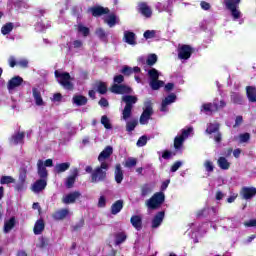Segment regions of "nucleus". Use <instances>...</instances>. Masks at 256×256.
Segmentation results:
<instances>
[{
    "mask_svg": "<svg viewBox=\"0 0 256 256\" xmlns=\"http://www.w3.org/2000/svg\"><path fill=\"white\" fill-rule=\"evenodd\" d=\"M122 102L125 103V107L122 110V119L127 121V119H131V115H133V105H135L139 98L135 95H124L122 96Z\"/></svg>",
    "mask_w": 256,
    "mask_h": 256,
    "instance_id": "obj_1",
    "label": "nucleus"
},
{
    "mask_svg": "<svg viewBox=\"0 0 256 256\" xmlns=\"http://www.w3.org/2000/svg\"><path fill=\"white\" fill-rule=\"evenodd\" d=\"M107 171H109V164L102 162L100 166L96 167L91 174V183H99L107 179Z\"/></svg>",
    "mask_w": 256,
    "mask_h": 256,
    "instance_id": "obj_2",
    "label": "nucleus"
},
{
    "mask_svg": "<svg viewBox=\"0 0 256 256\" xmlns=\"http://www.w3.org/2000/svg\"><path fill=\"white\" fill-rule=\"evenodd\" d=\"M205 133L210 135V139H213L218 145L223 141V133H221V124L219 123H209Z\"/></svg>",
    "mask_w": 256,
    "mask_h": 256,
    "instance_id": "obj_3",
    "label": "nucleus"
},
{
    "mask_svg": "<svg viewBox=\"0 0 256 256\" xmlns=\"http://www.w3.org/2000/svg\"><path fill=\"white\" fill-rule=\"evenodd\" d=\"M165 203V193L163 192H156L153 196L147 200L146 206L151 211H155L159 209Z\"/></svg>",
    "mask_w": 256,
    "mask_h": 256,
    "instance_id": "obj_4",
    "label": "nucleus"
},
{
    "mask_svg": "<svg viewBox=\"0 0 256 256\" xmlns=\"http://www.w3.org/2000/svg\"><path fill=\"white\" fill-rule=\"evenodd\" d=\"M225 107H227V102L217 98L214 99L212 103L210 102L202 105V109L205 113H217V111H221V109H225Z\"/></svg>",
    "mask_w": 256,
    "mask_h": 256,
    "instance_id": "obj_5",
    "label": "nucleus"
},
{
    "mask_svg": "<svg viewBox=\"0 0 256 256\" xmlns=\"http://www.w3.org/2000/svg\"><path fill=\"white\" fill-rule=\"evenodd\" d=\"M223 5L228 11H230L233 19H241V10H239L241 0H224Z\"/></svg>",
    "mask_w": 256,
    "mask_h": 256,
    "instance_id": "obj_6",
    "label": "nucleus"
},
{
    "mask_svg": "<svg viewBox=\"0 0 256 256\" xmlns=\"http://www.w3.org/2000/svg\"><path fill=\"white\" fill-rule=\"evenodd\" d=\"M54 75L56 79L59 80V84L64 87V89H68L69 91H73V83L71 81V74L69 72H59L55 70Z\"/></svg>",
    "mask_w": 256,
    "mask_h": 256,
    "instance_id": "obj_7",
    "label": "nucleus"
},
{
    "mask_svg": "<svg viewBox=\"0 0 256 256\" xmlns=\"http://www.w3.org/2000/svg\"><path fill=\"white\" fill-rule=\"evenodd\" d=\"M192 131H193L192 127L188 129H183L181 135L176 136L174 138V149H176V151H179V149L183 147V143H185V139H187V137L191 135Z\"/></svg>",
    "mask_w": 256,
    "mask_h": 256,
    "instance_id": "obj_8",
    "label": "nucleus"
},
{
    "mask_svg": "<svg viewBox=\"0 0 256 256\" xmlns=\"http://www.w3.org/2000/svg\"><path fill=\"white\" fill-rule=\"evenodd\" d=\"M110 91L115 95H131L133 93V89L125 84H113Z\"/></svg>",
    "mask_w": 256,
    "mask_h": 256,
    "instance_id": "obj_9",
    "label": "nucleus"
},
{
    "mask_svg": "<svg viewBox=\"0 0 256 256\" xmlns=\"http://www.w3.org/2000/svg\"><path fill=\"white\" fill-rule=\"evenodd\" d=\"M195 52V49L191 47V45L183 44L178 49V57L179 59H183L184 61H187V59H191V55Z\"/></svg>",
    "mask_w": 256,
    "mask_h": 256,
    "instance_id": "obj_10",
    "label": "nucleus"
},
{
    "mask_svg": "<svg viewBox=\"0 0 256 256\" xmlns=\"http://www.w3.org/2000/svg\"><path fill=\"white\" fill-rule=\"evenodd\" d=\"M256 195V188L255 187H242L240 191V197L245 199V201H249V199H253Z\"/></svg>",
    "mask_w": 256,
    "mask_h": 256,
    "instance_id": "obj_11",
    "label": "nucleus"
},
{
    "mask_svg": "<svg viewBox=\"0 0 256 256\" xmlns=\"http://www.w3.org/2000/svg\"><path fill=\"white\" fill-rule=\"evenodd\" d=\"M79 197H81V192L79 191L68 193L62 197V203H64V205H71L75 203Z\"/></svg>",
    "mask_w": 256,
    "mask_h": 256,
    "instance_id": "obj_12",
    "label": "nucleus"
},
{
    "mask_svg": "<svg viewBox=\"0 0 256 256\" xmlns=\"http://www.w3.org/2000/svg\"><path fill=\"white\" fill-rule=\"evenodd\" d=\"M151 115H153V107L148 105L140 116V125H147V123H149V119H151Z\"/></svg>",
    "mask_w": 256,
    "mask_h": 256,
    "instance_id": "obj_13",
    "label": "nucleus"
},
{
    "mask_svg": "<svg viewBox=\"0 0 256 256\" xmlns=\"http://www.w3.org/2000/svg\"><path fill=\"white\" fill-rule=\"evenodd\" d=\"M23 81V77L21 76L12 77L7 83L8 91H13L14 89H17V87H21V85H23Z\"/></svg>",
    "mask_w": 256,
    "mask_h": 256,
    "instance_id": "obj_14",
    "label": "nucleus"
},
{
    "mask_svg": "<svg viewBox=\"0 0 256 256\" xmlns=\"http://www.w3.org/2000/svg\"><path fill=\"white\" fill-rule=\"evenodd\" d=\"M90 13H92V17H101V15H109V8H105L103 6H93L88 9Z\"/></svg>",
    "mask_w": 256,
    "mask_h": 256,
    "instance_id": "obj_15",
    "label": "nucleus"
},
{
    "mask_svg": "<svg viewBox=\"0 0 256 256\" xmlns=\"http://www.w3.org/2000/svg\"><path fill=\"white\" fill-rule=\"evenodd\" d=\"M47 187V178H40L36 180L32 186L34 193H41Z\"/></svg>",
    "mask_w": 256,
    "mask_h": 256,
    "instance_id": "obj_16",
    "label": "nucleus"
},
{
    "mask_svg": "<svg viewBox=\"0 0 256 256\" xmlns=\"http://www.w3.org/2000/svg\"><path fill=\"white\" fill-rule=\"evenodd\" d=\"M175 101H177V95L173 93L168 95L165 97V99L162 100L160 111L165 113V111H168L167 106L171 105V103H175Z\"/></svg>",
    "mask_w": 256,
    "mask_h": 256,
    "instance_id": "obj_17",
    "label": "nucleus"
},
{
    "mask_svg": "<svg viewBox=\"0 0 256 256\" xmlns=\"http://www.w3.org/2000/svg\"><path fill=\"white\" fill-rule=\"evenodd\" d=\"M37 173L40 179H47V177H49V172L47 171V167L45 166L43 160L37 161Z\"/></svg>",
    "mask_w": 256,
    "mask_h": 256,
    "instance_id": "obj_18",
    "label": "nucleus"
},
{
    "mask_svg": "<svg viewBox=\"0 0 256 256\" xmlns=\"http://www.w3.org/2000/svg\"><path fill=\"white\" fill-rule=\"evenodd\" d=\"M163 219H165V211H160L156 213V215L152 219V229H157L161 227V223H163Z\"/></svg>",
    "mask_w": 256,
    "mask_h": 256,
    "instance_id": "obj_19",
    "label": "nucleus"
},
{
    "mask_svg": "<svg viewBox=\"0 0 256 256\" xmlns=\"http://www.w3.org/2000/svg\"><path fill=\"white\" fill-rule=\"evenodd\" d=\"M138 13H141L143 17H146L149 19L153 15V11H151V8L147 5L145 2H141L138 6Z\"/></svg>",
    "mask_w": 256,
    "mask_h": 256,
    "instance_id": "obj_20",
    "label": "nucleus"
},
{
    "mask_svg": "<svg viewBox=\"0 0 256 256\" xmlns=\"http://www.w3.org/2000/svg\"><path fill=\"white\" fill-rule=\"evenodd\" d=\"M130 223L136 231H141V229H143V218H141L140 215H133L130 218Z\"/></svg>",
    "mask_w": 256,
    "mask_h": 256,
    "instance_id": "obj_21",
    "label": "nucleus"
},
{
    "mask_svg": "<svg viewBox=\"0 0 256 256\" xmlns=\"http://www.w3.org/2000/svg\"><path fill=\"white\" fill-rule=\"evenodd\" d=\"M113 155V147L107 146L105 147L102 152L98 156V161L100 163H104L105 159H109Z\"/></svg>",
    "mask_w": 256,
    "mask_h": 256,
    "instance_id": "obj_22",
    "label": "nucleus"
},
{
    "mask_svg": "<svg viewBox=\"0 0 256 256\" xmlns=\"http://www.w3.org/2000/svg\"><path fill=\"white\" fill-rule=\"evenodd\" d=\"M67 215H69V209L67 208H62L60 210L55 211L52 214V218L55 221H63V219H65L67 217Z\"/></svg>",
    "mask_w": 256,
    "mask_h": 256,
    "instance_id": "obj_23",
    "label": "nucleus"
},
{
    "mask_svg": "<svg viewBox=\"0 0 256 256\" xmlns=\"http://www.w3.org/2000/svg\"><path fill=\"white\" fill-rule=\"evenodd\" d=\"M77 177H79V170L77 168H74L72 171V175L69 176L66 180L67 189H71L75 185Z\"/></svg>",
    "mask_w": 256,
    "mask_h": 256,
    "instance_id": "obj_24",
    "label": "nucleus"
},
{
    "mask_svg": "<svg viewBox=\"0 0 256 256\" xmlns=\"http://www.w3.org/2000/svg\"><path fill=\"white\" fill-rule=\"evenodd\" d=\"M32 96L34 97L35 104L38 107H41L45 105V102L43 101V97L41 96V91L38 90V88H32Z\"/></svg>",
    "mask_w": 256,
    "mask_h": 256,
    "instance_id": "obj_25",
    "label": "nucleus"
},
{
    "mask_svg": "<svg viewBox=\"0 0 256 256\" xmlns=\"http://www.w3.org/2000/svg\"><path fill=\"white\" fill-rule=\"evenodd\" d=\"M89 100L87 99V97L83 96V95H74L72 98V103L74 105H77V107H83L85 105H87V102Z\"/></svg>",
    "mask_w": 256,
    "mask_h": 256,
    "instance_id": "obj_26",
    "label": "nucleus"
},
{
    "mask_svg": "<svg viewBox=\"0 0 256 256\" xmlns=\"http://www.w3.org/2000/svg\"><path fill=\"white\" fill-rule=\"evenodd\" d=\"M17 225V220L15 216H12L9 220L4 222V233H10Z\"/></svg>",
    "mask_w": 256,
    "mask_h": 256,
    "instance_id": "obj_27",
    "label": "nucleus"
},
{
    "mask_svg": "<svg viewBox=\"0 0 256 256\" xmlns=\"http://www.w3.org/2000/svg\"><path fill=\"white\" fill-rule=\"evenodd\" d=\"M33 231L34 235H41V233L45 231V221H43V219L37 220L34 224Z\"/></svg>",
    "mask_w": 256,
    "mask_h": 256,
    "instance_id": "obj_28",
    "label": "nucleus"
},
{
    "mask_svg": "<svg viewBox=\"0 0 256 256\" xmlns=\"http://www.w3.org/2000/svg\"><path fill=\"white\" fill-rule=\"evenodd\" d=\"M70 167H71L70 162L58 163V164H56L54 171H55V173L60 175V173H65V171H69Z\"/></svg>",
    "mask_w": 256,
    "mask_h": 256,
    "instance_id": "obj_29",
    "label": "nucleus"
},
{
    "mask_svg": "<svg viewBox=\"0 0 256 256\" xmlns=\"http://www.w3.org/2000/svg\"><path fill=\"white\" fill-rule=\"evenodd\" d=\"M114 239H115L114 244L116 246L121 245L127 241V233H125L124 231L115 233Z\"/></svg>",
    "mask_w": 256,
    "mask_h": 256,
    "instance_id": "obj_30",
    "label": "nucleus"
},
{
    "mask_svg": "<svg viewBox=\"0 0 256 256\" xmlns=\"http://www.w3.org/2000/svg\"><path fill=\"white\" fill-rule=\"evenodd\" d=\"M246 95L250 103H256V88L254 86L246 87Z\"/></svg>",
    "mask_w": 256,
    "mask_h": 256,
    "instance_id": "obj_31",
    "label": "nucleus"
},
{
    "mask_svg": "<svg viewBox=\"0 0 256 256\" xmlns=\"http://www.w3.org/2000/svg\"><path fill=\"white\" fill-rule=\"evenodd\" d=\"M124 202L123 200H117L114 202L111 206V214L117 215V213H121V210L123 209Z\"/></svg>",
    "mask_w": 256,
    "mask_h": 256,
    "instance_id": "obj_32",
    "label": "nucleus"
},
{
    "mask_svg": "<svg viewBox=\"0 0 256 256\" xmlns=\"http://www.w3.org/2000/svg\"><path fill=\"white\" fill-rule=\"evenodd\" d=\"M25 132H18L11 137V143L14 145H19V143H24Z\"/></svg>",
    "mask_w": 256,
    "mask_h": 256,
    "instance_id": "obj_33",
    "label": "nucleus"
},
{
    "mask_svg": "<svg viewBox=\"0 0 256 256\" xmlns=\"http://www.w3.org/2000/svg\"><path fill=\"white\" fill-rule=\"evenodd\" d=\"M124 39L125 43L128 45H137V41H135V34L133 32L126 31L124 33Z\"/></svg>",
    "mask_w": 256,
    "mask_h": 256,
    "instance_id": "obj_34",
    "label": "nucleus"
},
{
    "mask_svg": "<svg viewBox=\"0 0 256 256\" xmlns=\"http://www.w3.org/2000/svg\"><path fill=\"white\" fill-rule=\"evenodd\" d=\"M115 181L116 183L123 182V169L121 168V164H116L115 166Z\"/></svg>",
    "mask_w": 256,
    "mask_h": 256,
    "instance_id": "obj_35",
    "label": "nucleus"
},
{
    "mask_svg": "<svg viewBox=\"0 0 256 256\" xmlns=\"http://www.w3.org/2000/svg\"><path fill=\"white\" fill-rule=\"evenodd\" d=\"M217 163H218V166L220 167V169H222L223 171H227L231 167V163H229L227 158H225L223 156L218 158Z\"/></svg>",
    "mask_w": 256,
    "mask_h": 256,
    "instance_id": "obj_36",
    "label": "nucleus"
},
{
    "mask_svg": "<svg viewBox=\"0 0 256 256\" xmlns=\"http://www.w3.org/2000/svg\"><path fill=\"white\" fill-rule=\"evenodd\" d=\"M230 99L234 105H243V96L237 92H231Z\"/></svg>",
    "mask_w": 256,
    "mask_h": 256,
    "instance_id": "obj_37",
    "label": "nucleus"
},
{
    "mask_svg": "<svg viewBox=\"0 0 256 256\" xmlns=\"http://www.w3.org/2000/svg\"><path fill=\"white\" fill-rule=\"evenodd\" d=\"M104 23H107L109 27H115V25H117V23H119V20L117 19V15L110 14L104 20Z\"/></svg>",
    "mask_w": 256,
    "mask_h": 256,
    "instance_id": "obj_38",
    "label": "nucleus"
},
{
    "mask_svg": "<svg viewBox=\"0 0 256 256\" xmlns=\"http://www.w3.org/2000/svg\"><path fill=\"white\" fill-rule=\"evenodd\" d=\"M149 85L153 91H159V89H161V87H163V85H165V82H163L159 79H156V80L150 81Z\"/></svg>",
    "mask_w": 256,
    "mask_h": 256,
    "instance_id": "obj_39",
    "label": "nucleus"
},
{
    "mask_svg": "<svg viewBox=\"0 0 256 256\" xmlns=\"http://www.w3.org/2000/svg\"><path fill=\"white\" fill-rule=\"evenodd\" d=\"M15 25L13 24V22H8L6 24H4L1 28V33L2 35H9V33H11V31H13Z\"/></svg>",
    "mask_w": 256,
    "mask_h": 256,
    "instance_id": "obj_40",
    "label": "nucleus"
},
{
    "mask_svg": "<svg viewBox=\"0 0 256 256\" xmlns=\"http://www.w3.org/2000/svg\"><path fill=\"white\" fill-rule=\"evenodd\" d=\"M137 125H139V121L137 119H133L131 121H128L126 123V131L128 133H131V132L135 131V127H137Z\"/></svg>",
    "mask_w": 256,
    "mask_h": 256,
    "instance_id": "obj_41",
    "label": "nucleus"
},
{
    "mask_svg": "<svg viewBox=\"0 0 256 256\" xmlns=\"http://www.w3.org/2000/svg\"><path fill=\"white\" fill-rule=\"evenodd\" d=\"M157 60V54H149L146 59V65H148V67H153V65L157 63Z\"/></svg>",
    "mask_w": 256,
    "mask_h": 256,
    "instance_id": "obj_42",
    "label": "nucleus"
},
{
    "mask_svg": "<svg viewBox=\"0 0 256 256\" xmlns=\"http://www.w3.org/2000/svg\"><path fill=\"white\" fill-rule=\"evenodd\" d=\"M96 35L100 41H104V43H107V33L103 28H98L96 30Z\"/></svg>",
    "mask_w": 256,
    "mask_h": 256,
    "instance_id": "obj_43",
    "label": "nucleus"
},
{
    "mask_svg": "<svg viewBox=\"0 0 256 256\" xmlns=\"http://www.w3.org/2000/svg\"><path fill=\"white\" fill-rule=\"evenodd\" d=\"M148 77L150 81H157L159 79V71L155 68H152L148 71Z\"/></svg>",
    "mask_w": 256,
    "mask_h": 256,
    "instance_id": "obj_44",
    "label": "nucleus"
},
{
    "mask_svg": "<svg viewBox=\"0 0 256 256\" xmlns=\"http://www.w3.org/2000/svg\"><path fill=\"white\" fill-rule=\"evenodd\" d=\"M100 122L103 125V127H105L106 129H113V125L111 124V120H109V117H107V115H103L101 117Z\"/></svg>",
    "mask_w": 256,
    "mask_h": 256,
    "instance_id": "obj_45",
    "label": "nucleus"
},
{
    "mask_svg": "<svg viewBox=\"0 0 256 256\" xmlns=\"http://www.w3.org/2000/svg\"><path fill=\"white\" fill-rule=\"evenodd\" d=\"M153 189H151V186L149 184H144L141 186V196L147 197V195H151Z\"/></svg>",
    "mask_w": 256,
    "mask_h": 256,
    "instance_id": "obj_46",
    "label": "nucleus"
},
{
    "mask_svg": "<svg viewBox=\"0 0 256 256\" xmlns=\"http://www.w3.org/2000/svg\"><path fill=\"white\" fill-rule=\"evenodd\" d=\"M137 166V158L129 157L125 161L124 167H127V169H131L132 167Z\"/></svg>",
    "mask_w": 256,
    "mask_h": 256,
    "instance_id": "obj_47",
    "label": "nucleus"
},
{
    "mask_svg": "<svg viewBox=\"0 0 256 256\" xmlns=\"http://www.w3.org/2000/svg\"><path fill=\"white\" fill-rule=\"evenodd\" d=\"M78 33H82L83 37H89L91 31L89 30V27L84 26L83 24H78Z\"/></svg>",
    "mask_w": 256,
    "mask_h": 256,
    "instance_id": "obj_48",
    "label": "nucleus"
},
{
    "mask_svg": "<svg viewBox=\"0 0 256 256\" xmlns=\"http://www.w3.org/2000/svg\"><path fill=\"white\" fill-rule=\"evenodd\" d=\"M27 181V168L22 167L19 170V182L25 183Z\"/></svg>",
    "mask_w": 256,
    "mask_h": 256,
    "instance_id": "obj_49",
    "label": "nucleus"
},
{
    "mask_svg": "<svg viewBox=\"0 0 256 256\" xmlns=\"http://www.w3.org/2000/svg\"><path fill=\"white\" fill-rule=\"evenodd\" d=\"M1 185H9L11 183H15V178L12 176H2L0 179Z\"/></svg>",
    "mask_w": 256,
    "mask_h": 256,
    "instance_id": "obj_50",
    "label": "nucleus"
},
{
    "mask_svg": "<svg viewBox=\"0 0 256 256\" xmlns=\"http://www.w3.org/2000/svg\"><path fill=\"white\" fill-rule=\"evenodd\" d=\"M85 227V218H81L78 223L71 226L72 231H80V229H83Z\"/></svg>",
    "mask_w": 256,
    "mask_h": 256,
    "instance_id": "obj_51",
    "label": "nucleus"
},
{
    "mask_svg": "<svg viewBox=\"0 0 256 256\" xmlns=\"http://www.w3.org/2000/svg\"><path fill=\"white\" fill-rule=\"evenodd\" d=\"M97 91L100 95H105V93H107V84H105V82H99L97 85Z\"/></svg>",
    "mask_w": 256,
    "mask_h": 256,
    "instance_id": "obj_52",
    "label": "nucleus"
},
{
    "mask_svg": "<svg viewBox=\"0 0 256 256\" xmlns=\"http://www.w3.org/2000/svg\"><path fill=\"white\" fill-rule=\"evenodd\" d=\"M114 85H121V83H124L125 81V76L119 74V75H116L114 76Z\"/></svg>",
    "mask_w": 256,
    "mask_h": 256,
    "instance_id": "obj_53",
    "label": "nucleus"
},
{
    "mask_svg": "<svg viewBox=\"0 0 256 256\" xmlns=\"http://www.w3.org/2000/svg\"><path fill=\"white\" fill-rule=\"evenodd\" d=\"M156 32L155 30H146L144 32V39H153L155 38Z\"/></svg>",
    "mask_w": 256,
    "mask_h": 256,
    "instance_id": "obj_54",
    "label": "nucleus"
},
{
    "mask_svg": "<svg viewBox=\"0 0 256 256\" xmlns=\"http://www.w3.org/2000/svg\"><path fill=\"white\" fill-rule=\"evenodd\" d=\"M183 165L181 161H176L172 166H171V173H176V171H179V168Z\"/></svg>",
    "mask_w": 256,
    "mask_h": 256,
    "instance_id": "obj_55",
    "label": "nucleus"
},
{
    "mask_svg": "<svg viewBox=\"0 0 256 256\" xmlns=\"http://www.w3.org/2000/svg\"><path fill=\"white\" fill-rule=\"evenodd\" d=\"M121 73L123 75H126V76H129V75H132L133 73V68L129 67V66H123L122 70H121Z\"/></svg>",
    "mask_w": 256,
    "mask_h": 256,
    "instance_id": "obj_56",
    "label": "nucleus"
},
{
    "mask_svg": "<svg viewBox=\"0 0 256 256\" xmlns=\"http://www.w3.org/2000/svg\"><path fill=\"white\" fill-rule=\"evenodd\" d=\"M147 145V136H141L137 141L138 147H145Z\"/></svg>",
    "mask_w": 256,
    "mask_h": 256,
    "instance_id": "obj_57",
    "label": "nucleus"
},
{
    "mask_svg": "<svg viewBox=\"0 0 256 256\" xmlns=\"http://www.w3.org/2000/svg\"><path fill=\"white\" fill-rule=\"evenodd\" d=\"M239 137H240L241 143H247L249 139H251V134L246 132V133L240 134Z\"/></svg>",
    "mask_w": 256,
    "mask_h": 256,
    "instance_id": "obj_58",
    "label": "nucleus"
},
{
    "mask_svg": "<svg viewBox=\"0 0 256 256\" xmlns=\"http://www.w3.org/2000/svg\"><path fill=\"white\" fill-rule=\"evenodd\" d=\"M205 169L208 173H213V169H215V167L213 166V162L211 161H206L205 162Z\"/></svg>",
    "mask_w": 256,
    "mask_h": 256,
    "instance_id": "obj_59",
    "label": "nucleus"
},
{
    "mask_svg": "<svg viewBox=\"0 0 256 256\" xmlns=\"http://www.w3.org/2000/svg\"><path fill=\"white\" fill-rule=\"evenodd\" d=\"M173 156V152L169 150H164L162 153V159L169 160Z\"/></svg>",
    "mask_w": 256,
    "mask_h": 256,
    "instance_id": "obj_60",
    "label": "nucleus"
},
{
    "mask_svg": "<svg viewBox=\"0 0 256 256\" xmlns=\"http://www.w3.org/2000/svg\"><path fill=\"white\" fill-rule=\"evenodd\" d=\"M200 7L204 11H209V9H211V4H209V2H206V1H201Z\"/></svg>",
    "mask_w": 256,
    "mask_h": 256,
    "instance_id": "obj_61",
    "label": "nucleus"
},
{
    "mask_svg": "<svg viewBox=\"0 0 256 256\" xmlns=\"http://www.w3.org/2000/svg\"><path fill=\"white\" fill-rule=\"evenodd\" d=\"M243 124V116H237L235 119V124L233 125L234 129L236 127H239L240 125Z\"/></svg>",
    "mask_w": 256,
    "mask_h": 256,
    "instance_id": "obj_62",
    "label": "nucleus"
},
{
    "mask_svg": "<svg viewBox=\"0 0 256 256\" xmlns=\"http://www.w3.org/2000/svg\"><path fill=\"white\" fill-rule=\"evenodd\" d=\"M107 205V199H105V196H100L98 200V207H105Z\"/></svg>",
    "mask_w": 256,
    "mask_h": 256,
    "instance_id": "obj_63",
    "label": "nucleus"
},
{
    "mask_svg": "<svg viewBox=\"0 0 256 256\" xmlns=\"http://www.w3.org/2000/svg\"><path fill=\"white\" fill-rule=\"evenodd\" d=\"M245 227H256V219H251L244 223Z\"/></svg>",
    "mask_w": 256,
    "mask_h": 256,
    "instance_id": "obj_64",
    "label": "nucleus"
}]
</instances>
